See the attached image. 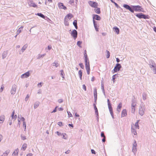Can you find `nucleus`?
Instances as JSON below:
<instances>
[{"instance_id":"nucleus-1","label":"nucleus","mask_w":156,"mask_h":156,"mask_svg":"<svg viewBox=\"0 0 156 156\" xmlns=\"http://www.w3.org/2000/svg\"><path fill=\"white\" fill-rule=\"evenodd\" d=\"M88 3L90 6L94 8H96L98 6V3L90 1Z\"/></svg>"},{"instance_id":"nucleus-2","label":"nucleus","mask_w":156,"mask_h":156,"mask_svg":"<svg viewBox=\"0 0 156 156\" xmlns=\"http://www.w3.org/2000/svg\"><path fill=\"white\" fill-rule=\"evenodd\" d=\"M136 16L139 18H144V19L149 18L148 16H146L142 13L137 14L136 15Z\"/></svg>"},{"instance_id":"nucleus-3","label":"nucleus","mask_w":156,"mask_h":156,"mask_svg":"<svg viewBox=\"0 0 156 156\" xmlns=\"http://www.w3.org/2000/svg\"><path fill=\"white\" fill-rule=\"evenodd\" d=\"M71 35L73 37L74 39H75L76 38L77 36V31L75 30H73L71 34Z\"/></svg>"},{"instance_id":"nucleus-4","label":"nucleus","mask_w":156,"mask_h":156,"mask_svg":"<svg viewBox=\"0 0 156 156\" xmlns=\"http://www.w3.org/2000/svg\"><path fill=\"white\" fill-rule=\"evenodd\" d=\"M85 67L87 71V73L88 75H89L90 73V71L89 62L85 63Z\"/></svg>"},{"instance_id":"nucleus-5","label":"nucleus","mask_w":156,"mask_h":156,"mask_svg":"<svg viewBox=\"0 0 156 156\" xmlns=\"http://www.w3.org/2000/svg\"><path fill=\"white\" fill-rule=\"evenodd\" d=\"M121 67V66L118 63L116 64V66L114 68L113 70L115 72L119 70L120 68Z\"/></svg>"},{"instance_id":"nucleus-6","label":"nucleus","mask_w":156,"mask_h":156,"mask_svg":"<svg viewBox=\"0 0 156 156\" xmlns=\"http://www.w3.org/2000/svg\"><path fill=\"white\" fill-rule=\"evenodd\" d=\"M73 17V15L70 13L68 14L65 17V21H66V20L67 21L70 20L71 18Z\"/></svg>"},{"instance_id":"nucleus-7","label":"nucleus","mask_w":156,"mask_h":156,"mask_svg":"<svg viewBox=\"0 0 156 156\" xmlns=\"http://www.w3.org/2000/svg\"><path fill=\"white\" fill-rule=\"evenodd\" d=\"M133 9L136 11L139 12L141 11V7L140 6L136 5L133 6Z\"/></svg>"},{"instance_id":"nucleus-8","label":"nucleus","mask_w":156,"mask_h":156,"mask_svg":"<svg viewBox=\"0 0 156 156\" xmlns=\"http://www.w3.org/2000/svg\"><path fill=\"white\" fill-rule=\"evenodd\" d=\"M123 7L125 8L126 9L129 10V11H130L131 12H134V10L132 9L129 6V5H126V4H124L123 6Z\"/></svg>"},{"instance_id":"nucleus-9","label":"nucleus","mask_w":156,"mask_h":156,"mask_svg":"<svg viewBox=\"0 0 156 156\" xmlns=\"http://www.w3.org/2000/svg\"><path fill=\"white\" fill-rule=\"evenodd\" d=\"M16 85H14L12 86L11 90V93L12 94H14L16 92Z\"/></svg>"},{"instance_id":"nucleus-10","label":"nucleus","mask_w":156,"mask_h":156,"mask_svg":"<svg viewBox=\"0 0 156 156\" xmlns=\"http://www.w3.org/2000/svg\"><path fill=\"white\" fill-rule=\"evenodd\" d=\"M58 6L59 8L60 9H63L64 10L67 9V8L65 6L63 3L59 2L58 3Z\"/></svg>"},{"instance_id":"nucleus-11","label":"nucleus","mask_w":156,"mask_h":156,"mask_svg":"<svg viewBox=\"0 0 156 156\" xmlns=\"http://www.w3.org/2000/svg\"><path fill=\"white\" fill-rule=\"evenodd\" d=\"M30 75V73L29 72H27L25 73L22 75L21 76V78L22 79L26 78L28 77Z\"/></svg>"},{"instance_id":"nucleus-12","label":"nucleus","mask_w":156,"mask_h":156,"mask_svg":"<svg viewBox=\"0 0 156 156\" xmlns=\"http://www.w3.org/2000/svg\"><path fill=\"white\" fill-rule=\"evenodd\" d=\"M29 0L30 1L28 3L30 6H32L34 7H37V5H36L31 0Z\"/></svg>"},{"instance_id":"nucleus-13","label":"nucleus","mask_w":156,"mask_h":156,"mask_svg":"<svg viewBox=\"0 0 156 156\" xmlns=\"http://www.w3.org/2000/svg\"><path fill=\"white\" fill-rule=\"evenodd\" d=\"M136 105V104L134 102H133L132 104V112L134 113L135 112V106Z\"/></svg>"},{"instance_id":"nucleus-14","label":"nucleus","mask_w":156,"mask_h":156,"mask_svg":"<svg viewBox=\"0 0 156 156\" xmlns=\"http://www.w3.org/2000/svg\"><path fill=\"white\" fill-rule=\"evenodd\" d=\"M93 20H94V19L98 20H100L101 18L100 17L97 15L94 14L93 15Z\"/></svg>"},{"instance_id":"nucleus-15","label":"nucleus","mask_w":156,"mask_h":156,"mask_svg":"<svg viewBox=\"0 0 156 156\" xmlns=\"http://www.w3.org/2000/svg\"><path fill=\"white\" fill-rule=\"evenodd\" d=\"M19 152V150L17 148L13 152L12 154V156H17L18 155Z\"/></svg>"},{"instance_id":"nucleus-16","label":"nucleus","mask_w":156,"mask_h":156,"mask_svg":"<svg viewBox=\"0 0 156 156\" xmlns=\"http://www.w3.org/2000/svg\"><path fill=\"white\" fill-rule=\"evenodd\" d=\"M5 118V116L4 115H2L0 116V123H2L4 122Z\"/></svg>"},{"instance_id":"nucleus-17","label":"nucleus","mask_w":156,"mask_h":156,"mask_svg":"<svg viewBox=\"0 0 156 156\" xmlns=\"http://www.w3.org/2000/svg\"><path fill=\"white\" fill-rule=\"evenodd\" d=\"M113 29L117 34H119V30L117 27H113Z\"/></svg>"},{"instance_id":"nucleus-18","label":"nucleus","mask_w":156,"mask_h":156,"mask_svg":"<svg viewBox=\"0 0 156 156\" xmlns=\"http://www.w3.org/2000/svg\"><path fill=\"white\" fill-rule=\"evenodd\" d=\"M139 114L141 116L143 115L144 114V111L142 107L140 108L139 110Z\"/></svg>"},{"instance_id":"nucleus-19","label":"nucleus","mask_w":156,"mask_h":156,"mask_svg":"<svg viewBox=\"0 0 156 156\" xmlns=\"http://www.w3.org/2000/svg\"><path fill=\"white\" fill-rule=\"evenodd\" d=\"M137 145L136 142L135 141L134 142V144H133V151L134 152L136 151V147H137Z\"/></svg>"},{"instance_id":"nucleus-20","label":"nucleus","mask_w":156,"mask_h":156,"mask_svg":"<svg viewBox=\"0 0 156 156\" xmlns=\"http://www.w3.org/2000/svg\"><path fill=\"white\" fill-rule=\"evenodd\" d=\"M122 104L121 103H119L118 105L117 108V110L119 112L120 111L122 107Z\"/></svg>"},{"instance_id":"nucleus-21","label":"nucleus","mask_w":156,"mask_h":156,"mask_svg":"<svg viewBox=\"0 0 156 156\" xmlns=\"http://www.w3.org/2000/svg\"><path fill=\"white\" fill-rule=\"evenodd\" d=\"M94 97L95 101H96L97 99V89H95L94 91Z\"/></svg>"},{"instance_id":"nucleus-22","label":"nucleus","mask_w":156,"mask_h":156,"mask_svg":"<svg viewBox=\"0 0 156 156\" xmlns=\"http://www.w3.org/2000/svg\"><path fill=\"white\" fill-rule=\"evenodd\" d=\"M10 151L9 150H6L3 154L1 156H7L10 153Z\"/></svg>"},{"instance_id":"nucleus-23","label":"nucleus","mask_w":156,"mask_h":156,"mask_svg":"<svg viewBox=\"0 0 156 156\" xmlns=\"http://www.w3.org/2000/svg\"><path fill=\"white\" fill-rule=\"evenodd\" d=\"M127 115V111L126 109H123L122 112V117L126 116Z\"/></svg>"},{"instance_id":"nucleus-24","label":"nucleus","mask_w":156,"mask_h":156,"mask_svg":"<svg viewBox=\"0 0 156 156\" xmlns=\"http://www.w3.org/2000/svg\"><path fill=\"white\" fill-rule=\"evenodd\" d=\"M84 57H85V63H88L89 62V60L88 58L87 57V53H84Z\"/></svg>"},{"instance_id":"nucleus-25","label":"nucleus","mask_w":156,"mask_h":156,"mask_svg":"<svg viewBox=\"0 0 156 156\" xmlns=\"http://www.w3.org/2000/svg\"><path fill=\"white\" fill-rule=\"evenodd\" d=\"M15 111V110H14L13 112L12 113L11 117L12 119H16V118L17 116L16 115H14Z\"/></svg>"},{"instance_id":"nucleus-26","label":"nucleus","mask_w":156,"mask_h":156,"mask_svg":"<svg viewBox=\"0 0 156 156\" xmlns=\"http://www.w3.org/2000/svg\"><path fill=\"white\" fill-rule=\"evenodd\" d=\"M27 147V145L26 144H24L22 145L21 147V149L23 151H25Z\"/></svg>"},{"instance_id":"nucleus-27","label":"nucleus","mask_w":156,"mask_h":156,"mask_svg":"<svg viewBox=\"0 0 156 156\" xmlns=\"http://www.w3.org/2000/svg\"><path fill=\"white\" fill-rule=\"evenodd\" d=\"M97 8V9H94V11L96 13L98 14H100L101 13L100 8Z\"/></svg>"},{"instance_id":"nucleus-28","label":"nucleus","mask_w":156,"mask_h":156,"mask_svg":"<svg viewBox=\"0 0 156 156\" xmlns=\"http://www.w3.org/2000/svg\"><path fill=\"white\" fill-rule=\"evenodd\" d=\"M93 22L94 27H95V30H96V31H98V28L97 27V24L95 23V21L94 20H93Z\"/></svg>"},{"instance_id":"nucleus-29","label":"nucleus","mask_w":156,"mask_h":156,"mask_svg":"<svg viewBox=\"0 0 156 156\" xmlns=\"http://www.w3.org/2000/svg\"><path fill=\"white\" fill-rule=\"evenodd\" d=\"M108 107L109 110V111L110 112L111 114L112 113V108L111 106V105L109 104L108 105Z\"/></svg>"},{"instance_id":"nucleus-30","label":"nucleus","mask_w":156,"mask_h":156,"mask_svg":"<svg viewBox=\"0 0 156 156\" xmlns=\"http://www.w3.org/2000/svg\"><path fill=\"white\" fill-rule=\"evenodd\" d=\"M73 24L76 29H77V21L76 20H75L73 22Z\"/></svg>"},{"instance_id":"nucleus-31","label":"nucleus","mask_w":156,"mask_h":156,"mask_svg":"<svg viewBox=\"0 0 156 156\" xmlns=\"http://www.w3.org/2000/svg\"><path fill=\"white\" fill-rule=\"evenodd\" d=\"M151 67L153 68V71L154 73L156 74V66L152 65Z\"/></svg>"},{"instance_id":"nucleus-32","label":"nucleus","mask_w":156,"mask_h":156,"mask_svg":"<svg viewBox=\"0 0 156 156\" xmlns=\"http://www.w3.org/2000/svg\"><path fill=\"white\" fill-rule=\"evenodd\" d=\"M27 47V44H25L24 45L23 47H22L21 50L22 52H23L24 51L26 50Z\"/></svg>"},{"instance_id":"nucleus-33","label":"nucleus","mask_w":156,"mask_h":156,"mask_svg":"<svg viewBox=\"0 0 156 156\" xmlns=\"http://www.w3.org/2000/svg\"><path fill=\"white\" fill-rule=\"evenodd\" d=\"M78 74L80 76V77L81 80H82V73L81 70H80L78 72Z\"/></svg>"},{"instance_id":"nucleus-34","label":"nucleus","mask_w":156,"mask_h":156,"mask_svg":"<svg viewBox=\"0 0 156 156\" xmlns=\"http://www.w3.org/2000/svg\"><path fill=\"white\" fill-rule=\"evenodd\" d=\"M139 122V120H137L136 122L135 123V127L136 128H137L138 129H139V126L138 125V123Z\"/></svg>"},{"instance_id":"nucleus-35","label":"nucleus","mask_w":156,"mask_h":156,"mask_svg":"<svg viewBox=\"0 0 156 156\" xmlns=\"http://www.w3.org/2000/svg\"><path fill=\"white\" fill-rule=\"evenodd\" d=\"M37 15L40 16L41 17L44 19L45 18V16L44 15H43V14H42L41 13H37Z\"/></svg>"},{"instance_id":"nucleus-36","label":"nucleus","mask_w":156,"mask_h":156,"mask_svg":"<svg viewBox=\"0 0 156 156\" xmlns=\"http://www.w3.org/2000/svg\"><path fill=\"white\" fill-rule=\"evenodd\" d=\"M106 52L107 53V54L106 55V58H109L110 57V52L108 50L106 51Z\"/></svg>"},{"instance_id":"nucleus-37","label":"nucleus","mask_w":156,"mask_h":156,"mask_svg":"<svg viewBox=\"0 0 156 156\" xmlns=\"http://www.w3.org/2000/svg\"><path fill=\"white\" fill-rule=\"evenodd\" d=\"M132 132L135 135H136L137 133L136 130L132 127Z\"/></svg>"},{"instance_id":"nucleus-38","label":"nucleus","mask_w":156,"mask_h":156,"mask_svg":"<svg viewBox=\"0 0 156 156\" xmlns=\"http://www.w3.org/2000/svg\"><path fill=\"white\" fill-rule=\"evenodd\" d=\"M39 105V103L38 102H36L35 103L34 107L35 108H37Z\"/></svg>"},{"instance_id":"nucleus-39","label":"nucleus","mask_w":156,"mask_h":156,"mask_svg":"<svg viewBox=\"0 0 156 156\" xmlns=\"http://www.w3.org/2000/svg\"><path fill=\"white\" fill-rule=\"evenodd\" d=\"M23 127H24V131H26V122H24L23 123Z\"/></svg>"},{"instance_id":"nucleus-40","label":"nucleus","mask_w":156,"mask_h":156,"mask_svg":"<svg viewBox=\"0 0 156 156\" xmlns=\"http://www.w3.org/2000/svg\"><path fill=\"white\" fill-rule=\"evenodd\" d=\"M82 44V42L80 41H78L77 42V45L80 47L81 48V44Z\"/></svg>"},{"instance_id":"nucleus-41","label":"nucleus","mask_w":156,"mask_h":156,"mask_svg":"<svg viewBox=\"0 0 156 156\" xmlns=\"http://www.w3.org/2000/svg\"><path fill=\"white\" fill-rule=\"evenodd\" d=\"M23 27H21L18 30V32H19V33H20L21 32Z\"/></svg>"},{"instance_id":"nucleus-42","label":"nucleus","mask_w":156,"mask_h":156,"mask_svg":"<svg viewBox=\"0 0 156 156\" xmlns=\"http://www.w3.org/2000/svg\"><path fill=\"white\" fill-rule=\"evenodd\" d=\"M79 65L82 69H84V66L82 63H80L79 64Z\"/></svg>"},{"instance_id":"nucleus-43","label":"nucleus","mask_w":156,"mask_h":156,"mask_svg":"<svg viewBox=\"0 0 156 156\" xmlns=\"http://www.w3.org/2000/svg\"><path fill=\"white\" fill-rule=\"evenodd\" d=\"M94 108L95 112L97 113V114H98V109H97V108L96 107V106L95 105H94Z\"/></svg>"},{"instance_id":"nucleus-44","label":"nucleus","mask_w":156,"mask_h":156,"mask_svg":"<svg viewBox=\"0 0 156 156\" xmlns=\"http://www.w3.org/2000/svg\"><path fill=\"white\" fill-rule=\"evenodd\" d=\"M67 113L68 114V115L69 117H70L72 116V115L71 113L70 112H69L68 111H67Z\"/></svg>"},{"instance_id":"nucleus-45","label":"nucleus","mask_w":156,"mask_h":156,"mask_svg":"<svg viewBox=\"0 0 156 156\" xmlns=\"http://www.w3.org/2000/svg\"><path fill=\"white\" fill-rule=\"evenodd\" d=\"M53 66H55L56 67H57L58 66V63H56L55 62L53 63Z\"/></svg>"},{"instance_id":"nucleus-46","label":"nucleus","mask_w":156,"mask_h":156,"mask_svg":"<svg viewBox=\"0 0 156 156\" xmlns=\"http://www.w3.org/2000/svg\"><path fill=\"white\" fill-rule=\"evenodd\" d=\"M20 120L23 121V122H25V119L23 117H21L20 119Z\"/></svg>"},{"instance_id":"nucleus-47","label":"nucleus","mask_w":156,"mask_h":156,"mask_svg":"<svg viewBox=\"0 0 156 156\" xmlns=\"http://www.w3.org/2000/svg\"><path fill=\"white\" fill-rule=\"evenodd\" d=\"M61 75L62 78H64L63 76L64 72L63 70H62L61 71Z\"/></svg>"},{"instance_id":"nucleus-48","label":"nucleus","mask_w":156,"mask_h":156,"mask_svg":"<svg viewBox=\"0 0 156 156\" xmlns=\"http://www.w3.org/2000/svg\"><path fill=\"white\" fill-rule=\"evenodd\" d=\"M58 124L60 126H61L62 125V123L61 122H58Z\"/></svg>"},{"instance_id":"nucleus-49","label":"nucleus","mask_w":156,"mask_h":156,"mask_svg":"<svg viewBox=\"0 0 156 156\" xmlns=\"http://www.w3.org/2000/svg\"><path fill=\"white\" fill-rule=\"evenodd\" d=\"M83 88L85 91L86 90V87L85 85H84V84L83 85Z\"/></svg>"},{"instance_id":"nucleus-50","label":"nucleus","mask_w":156,"mask_h":156,"mask_svg":"<svg viewBox=\"0 0 156 156\" xmlns=\"http://www.w3.org/2000/svg\"><path fill=\"white\" fill-rule=\"evenodd\" d=\"M64 21H65V25L67 26H68L69 25V24L68 22V21H67V20H66V21H65V19L64 20Z\"/></svg>"},{"instance_id":"nucleus-51","label":"nucleus","mask_w":156,"mask_h":156,"mask_svg":"<svg viewBox=\"0 0 156 156\" xmlns=\"http://www.w3.org/2000/svg\"><path fill=\"white\" fill-rule=\"evenodd\" d=\"M62 135H63L62 138L64 139H67V138L66 137H65V135H66V133H64V134H63Z\"/></svg>"},{"instance_id":"nucleus-52","label":"nucleus","mask_w":156,"mask_h":156,"mask_svg":"<svg viewBox=\"0 0 156 156\" xmlns=\"http://www.w3.org/2000/svg\"><path fill=\"white\" fill-rule=\"evenodd\" d=\"M101 136L102 137H104L105 136L104 135V134L103 132H102L101 133Z\"/></svg>"},{"instance_id":"nucleus-53","label":"nucleus","mask_w":156,"mask_h":156,"mask_svg":"<svg viewBox=\"0 0 156 156\" xmlns=\"http://www.w3.org/2000/svg\"><path fill=\"white\" fill-rule=\"evenodd\" d=\"M111 0V2H112L113 3H114L115 5L116 6H117L118 5V4L116 3H115V2H114L112 0Z\"/></svg>"},{"instance_id":"nucleus-54","label":"nucleus","mask_w":156,"mask_h":156,"mask_svg":"<svg viewBox=\"0 0 156 156\" xmlns=\"http://www.w3.org/2000/svg\"><path fill=\"white\" fill-rule=\"evenodd\" d=\"M143 99L144 100H145L146 99V96L145 94H144V95H143Z\"/></svg>"},{"instance_id":"nucleus-55","label":"nucleus","mask_w":156,"mask_h":156,"mask_svg":"<svg viewBox=\"0 0 156 156\" xmlns=\"http://www.w3.org/2000/svg\"><path fill=\"white\" fill-rule=\"evenodd\" d=\"M3 136L2 135L0 134V142H1Z\"/></svg>"},{"instance_id":"nucleus-56","label":"nucleus","mask_w":156,"mask_h":156,"mask_svg":"<svg viewBox=\"0 0 156 156\" xmlns=\"http://www.w3.org/2000/svg\"><path fill=\"white\" fill-rule=\"evenodd\" d=\"M48 49L49 50H50L51 48V45H49L48 47Z\"/></svg>"},{"instance_id":"nucleus-57","label":"nucleus","mask_w":156,"mask_h":156,"mask_svg":"<svg viewBox=\"0 0 156 156\" xmlns=\"http://www.w3.org/2000/svg\"><path fill=\"white\" fill-rule=\"evenodd\" d=\"M70 152V150H68L66 151L65 152V153L66 154H69Z\"/></svg>"},{"instance_id":"nucleus-58","label":"nucleus","mask_w":156,"mask_h":156,"mask_svg":"<svg viewBox=\"0 0 156 156\" xmlns=\"http://www.w3.org/2000/svg\"><path fill=\"white\" fill-rule=\"evenodd\" d=\"M58 102L59 103H61L63 101H62V99H60L59 100H58Z\"/></svg>"},{"instance_id":"nucleus-59","label":"nucleus","mask_w":156,"mask_h":156,"mask_svg":"<svg viewBox=\"0 0 156 156\" xmlns=\"http://www.w3.org/2000/svg\"><path fill=\"white\" fill-rule=\"evenodd\" d=\"M103 138L102 139V141L103 142H104L105 141V136L103 137Z\"/></svg>"},{"instance_id":"nucleus-60","label":"nucleus","mask_w":156,"mask_h":156,"mask_svg":"<svg viewBox=\"0 0 156 156\" xmlns=\"http://www.w3.org/2000/svg\"><path fill=\"white\" fill-rule=\"evenodd\" d=\"M33 155V154L32 153H29L28 154H27L26 156H32Z\"/></svg>"},{"instance_id":"nucleus-61","label":"nucleus","mask_w":156,"mask_h":156,"mask_svg":"<svg viewBox=\"0 0 156 156\" xmlns=\"http://www.w3.org/2000/svg\"><path fill=\"white\" fill-rule=\"evenodd\" d=\"M21 138L23 140H24L26 139V136H22Z\"/></svg>"},{"instance_id":"nucleus-62","label":"nucleus","mask_w":156,"mask_h":156,"mask_svg":"<svg viewBox=\"0 0 156 156\" xmlns=\"http://www.w3.org/2000/svg\"><path fill=\"white\" fill-rule=\"evenodd\" d=\"M38 87H41L42 86V84L41 83H38L37 85Z\"/></svg>"},{"instance_id":"nucleus-63","label":"nucleus","mask_w":156,"mask_h":156,"mask_svg":"<svg viewBox=\"0 0 156 156\" xmlns=\"http://www.w3.org/2000/svg\"><path fill=\"white\" fill-rule=\"evenodd\" d=\"M57 107H56L55 109L53 110V111L52 112H55L56 111V108H57Z\"/></svg>"},{"instance_id":"nucleus-64","label":"nucleus","mask_w":156,"mask_h":156,"mask_svg":"<svg viewBox=\"0 0 156 156\" xmlns=\"http://www.w3.org/2000/svg\"><path fill=\"white\" fill-rule=\"evenodd\" d=\"M91 152L92 154H95V151L93 150H91Z\"/></svg>"}]
</instances>
